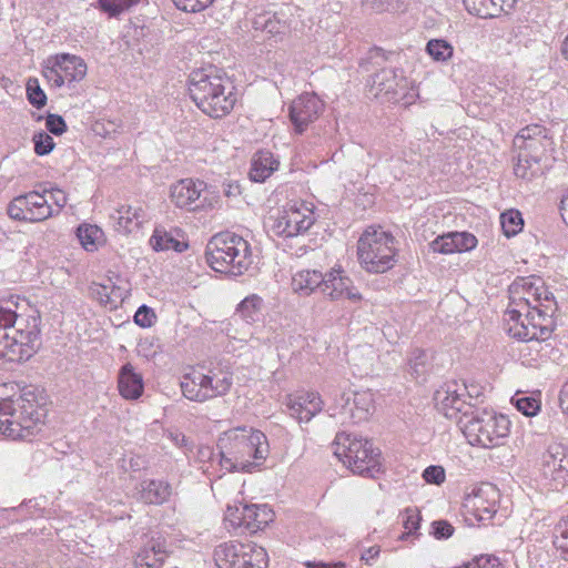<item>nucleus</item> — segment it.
Segmentation results:
<instances>
[{
	"mask_svg": "<svg viewBox=\"0 0 568 568\" xmlns=\"http://www.w3.org/2000/svg\"><path fill=\"white\" fill-rule=\"evenodd\" d=\"M322 292L334 302L347 301L359 304L364 300L359 288L339 264H335L324 273Z\"/></svg>",
	"mask_w": 568,
	"mask_h": 568,
	"instance_id": "obj_20",
	"label": "nucleus"
},
{
	"mask_svg": "<svg viewBox=\"0 0 568 568\" xmlns=\"http://www.w3.org/2000/svg\"><path fill=\"white\" fill-rule=\"evenodd\" d=\"M45 128L49 132L60 135L65 132L67 124L61 115L49 114L45 119Z\"/></svg>",
	"mask_w": 568,
	"mask_h": 568,
	"instance_id": "obj_56",
	"label": "nucleus"
},
{
	"mask_svg": "<svg viewBox=\"0 0 568 568\" xmlns=\"http://www.w3.org/2000/svg\"><path fill=\"white\" fill-rule=\"evenodd\" d=\"M434 399L438 412L448 419H455L460 424L464 414H467L466 385L463 383L450 381L443 384L436 390Z\"/></svg>",
	"mask_w": 568,
	"mask_h": 568,
	"instance_id": "obj_21",
	"label": "nucleus"
},
{
	"mask_svg": "<svg viewBox=\"0 0 568 568\" xmlns=\"http://www.w3.org/2000/svg\"><path fill=\"white\" fill-rule=\"evenodd\" d=\"M140 1L141 0H99V8L109 17H118L136 6Z\"/></svg>",
	"mask_w": 568,
	"mask_h": 568,
	"instance_id": "obj_45",
	"label": "nucleus"
},
{
	"mask_svg": "<svg viewBox=\"0 0 568 568\" xmlns=\"http://www.w3.org/2000/svg\"><path fill=\"white\" fill-rule=\"evenodd\" d=\"M528 156L529 153L519 151L517 163L514 168V172L518 178L530 179L537 172V168H534V164L530 163Z\"/></svg>",
	"mask_w": 568,
	"mask_h": 568,
	"instance_id": "obj_50",
	"label": "nucleus"
},
{
	"mask_svg": "<svg viewBox=\"0 0 568 568\" xmlns=\"http://www.w3.org/2000/svg\"><path fill=\"white\" fill-rule=\"evenodd\" d=\"M454 534V527L446 520H436L432 523L430 535L436 539H446Z\"/></svg>",
	"mask_w": 568,
	"mask_h": 568,
	"instance_id": "obj_55",
	"label": "nucleus"
},
{
	"mask_svg": "<svg viewBox=\"0 0 568 568\" xmlns=\"http://www.w3.org/2000/svg\"><path fill=\"white\" fill-rule=\"evenodd\" d=\"M304 565L307 568H347V565L344 561H335V562L306 561Z\"/></svg>",
	"mask_w": 568,
	"mask_h": 568,
	"instance_id": "obj_61",
	"label": "nucleus"
},
{
	"mask_svg": "<svg viewBox=\"0 0 568 568\" xmlns=\"http://www.w3.org/2000/svg\"><path fill=\"white\" fill-rule=\"evenodd\" d=\"M118 390L126 400H138L144 393L142 374L131 364H124L118 374Z\"/></svg>",
	"mask_w": 568,
	"mask_h": 568,
	"instance_id": "obj_28",
	"label": "nucleus"
},
{
	"mask_svg": "<svg viewBox=\"0 0 568 568\" xmlns=\"http://www.w3.org/2000/svg\"><path fill=\"white\" fill-rule=\"evenodd\" d=\"M116 124L111 121L98 120L93 123L92 130L97 135L109 136L112 132H115Z\"/></svg>",
	"mask_w": 568,
	"mask_h": 568,
	"instance_id": "obj_59",
	"label": "nucleus"
},
{
	"mask_svg": "<svg viewBox=\"0 0 568 568\" xmlns=\"http://www.w3.org/2000/svg\"><path fill=\"white\" fill-rule=\"evenodd\" d=\"M45 408L31 389L16 383L0 384V433L11 439H26L44 424Z\"/></svg>",
	"mask_w": 568,
	"mask_h": 568,
	"instance_id": "obj_2",
	"label": "nucleus"
},
{
	"mask_svg": "<svg viewBox=\"0 0 568 568\" xmlns=\"http://www.w3.org/2000/svg\"><path fill=\"white\" fill-rule=\"evenodd\" d=\"M220 465L225 471L252 473L260 469L270 455L266 435L250 426L223 432L217 439Z\"/></svg>",
	"mask_w": 568,
	"mask_h": 568,
	"instance_id": "obj_3",
	"label": "nucleus"
},
{
	"mask_svg": "<svg viewBox=\"0 0 568 568\" xmlns=\"http://www.w3.org/2000/svg\"><path fill=\"white\" fill-rule=\"evenodd\" d=\"M128 290L120 277H105L90 285L91 296L104 307L115 310L126 297Z\"/></svg>",
	"mask_w": 568,
	"mask_h": 568,
	"instance_id": "obj_26",
	"label": "nucleus"
},
{
	"mask_svg": "<svg viewBox=\"0 0 568 568\" xmlns=\"http://www.w3.org/2000/svg\"><path fill=\"white\" fill-rule=\"evenodd\" d=\"M7 212L13 220L30 223L43 222L54 216L48 195L36 191L16 196L8 204Z\"/></svg>",
	"mask_w": 568,
	"mask_h": 568,
	"instance_id": "obj_18",
	"label": "nucleus"
},
{
	"mask_svg": "<svg viewBox=\"0 0 568 568\" xmlns=\"http://www.w3.org/2000/svg\"><path fill=\"white\" fill-rule=\"evenodd\" d=\"M560 407L562 412L568 416V382L564 385L560 393Z\"/></svg>",
	"mask_w": 568,
	"mask_h": 568,
	"instance_id": "obj_64",
	"label": "nucleus"
},
{
	"mask_svg": "<svg viewBox=\"0 0 568 568\" xmlns=\"http://www.w3.org/2000/svg\"><path fill=\"white\" fill-rule=\"evenodd\" d=\"M375 397L369 389L332 390L326 413L341 422L361 423L367 420L374 412Z\"/></svg>",
	"mask_w": 568,
	"mask_h": 568,
	"instance_id": "obj_12",
	"label": "nucleus"
},
{
	"mask_svg": "<svg viewBox=\"0 0 568 568\" xmlns=\"http://www.w3.org/2000/svg\"><path fill=\"white\" fill-rule=\"evenodd\" d=\"M420 514L417 509L407 508L402 514V526L404 531L398 536L400 541L414 542L419 536Z\"/></svg>",
	"mask_w": 568,
	"mask_h": 568,
	"instance_id": "obj_39",
	"label": "nucleus"
},
{
	"mask_svg": "<svg viewBox=\"0 0 568 568\" xmlns=\"http://www.w3.org/2000/svg\"><path fill=\"white\" fill-rule=\"evenodd\" d=\"M381 547L377 545L364 548L361 552L359 560L367 566L376 562L381 555Z\"/></svg>",
	"mask_w": 568,
	"mask_h": 568,
	"instance_id": "obj_58",
	"label": "nucleus"
},
{
	"mask_svg": "<svg viewBox=\"0 0 568 568\" xmlns=\"http://www.w3.org/2000/svg\"><path fill=\"white\" fill-rule=\"evenodd\" d=\"M265 307V302L258 294H250L244 297L235 308L236 315L247 324L256 323Z\"/></svg>",
	"mask_w": 568,
	"mask_h": 568,
	"instance_id": "obj_36",
	"label": "nucleus"
},
{
	"mask_svg": "<svg viewBox=\"0 0 568 568\" xmlns=\"http://www.w3.org/2000/svg\"><path fill=\"white\" fill-rule=\"evenodd\" d=\"M467 565L469 568H503L499 559L494 556H480Z\"/></svg>",
	"mask_w": 568,
	"mask_h": 568,
	"instance_id": "obj_57",
	"label": "nucleus"
},
{
	"mask_svg": "<svg viewBox=\"0 0 568 568\" xmlns=\"http://www.w3.org/2000/svg\"><path fill=\"white\" fill-rule=\"evenodd\" d=\"M288 415L298 423H310L324 408V400L316 392H298L286 396Z\"/></svg>",
	"mask_w": 568,
	"mask_h": 568,
	"instance_id": "obj_23",
	"label": "nucleus"
},
{
	"mask_svg": "<svg viewBox=\"0 0 568 568\" xmlns=\"http://www.w3.org/2000/svg\"><path fill=\"white\" fill-rule=\"evenodd\" d=\"M168 557V550L163 541L153 540L144 546L135 556L134 568H162Z\"/></svg>",
	"mask_w": 568,
	"mask_h": 568,
	"instance_id": "obj_32",
	"label": "nucleus"
},
{
	"mask_svg": "<svg viewBox=\"0 0 568 568\" xmlns=\"http://www.w3.org/2000/svg\"><path fill=\"white\" fill-rule=\"evenodd\" d=\"M213 558L217 568H267L268 556L255 542L237 540L222 542L215 547Z\"/></svg>",
	"mask_w": 568,
	"mask_h": 568,
	"instance_id": "obj_14",
	"label": "nucleus"
},
{
	"mask_svg": "<svg viewBox=\"0 0 568 568\" xmlns=\"http://www.w3.org/2000/svg\"><path fill=\"white\" fill-rule=\"evenodd\" d=\"M398 250L392 233L368 226L357 241V261L368 274H384L397 264Z\"/></svg>",
	"mask_w": 568,
	"mask_h": 568,
	"instance_id": "obj_6",
	"label": "nucleus"
},
{
	"mask_svg": "<svg viewBox=\"0 0 568 568\" xmlns=\"http://www.w3.org/2000/svg\"><path fill=\"white\" fill-rule=\"evenodd\" d=\"M426 53L437 63H447L454 55V47L445 39H430L425 47Z\"/></svg>",
	"mask_w": 568,
	"mask_h": 568,
	"instance_id": "obj_40",
	"label": "nucleus"
},
{
	"mask_svg": "<svg viewBox=\"0 0 568 568\" xmlns=\"http://www.w3.org/2000/svg\"><path fill=\"white\" fill-rule=\"evenodd\" d=\"M150 246L155 252H164V251H175V252H184L187 248V243L183 240L176 239L171 232L165 231L164 229L156 227L150 240Z\"/></svg>",
	"mask_w": 568,
	"mask_h": 568,
	"instance_id": "obj_37",
	"label": "nucleus"
},
{
	"mask_svg": "<svg viewBox=\"0 0 568 568\" xmlns=\"http://www.w3.org/2000/svg\"><path fill=\"white\" fill-rule=\"evenodd\" d=\"M511 404L525 416L534 417L540 410V400L535 396H527L523 392H517L510 399Z\"/></svg>",
	"mask_w": 568,
	"mask_h": 568,
	"instance_id": "obj_42",
	"label": "nucleus"
},
{
	"mask_svg": "<svg viewBox=\"0 0 568 568\" xmlns=\"http://www.w3.org/2000/svg\"><path fill=\"white\" fill-rule=\"evenodd\" d=\"M43 194L48 195L49 202L53 205L54 216L58 215L68 203L67 193L58 187L44 190Z\"/></svg>",
	"mask_w": 568,
	"mask_h": 568,
	"instance_id": "obj_51",
	"label": "nucleus"
},
{
	"mask_svg": "<svg viewBox=\"0 0 568 568\" xmlns=\"http://www.w3.org/2000/svg\"><path fill=\"white\" fill-rule=\"evenodd\" d=\"M466 10L479 18H494L496 10L501 6L496 4L493 0H463Z\"/></svg>",
	"mask_w": 568,
	"mask_h": 568,
	"instance_id": "obj_43",
	"label": "nucleus"
},
{
	"mask_svg": "<svg viewBox=\"0 0 568 568\" xmlns=\"http://www.w3.org/2000/svg\"><path fill=\"white\" fill-rule=\"evenodd\" d=\"M478 245L477 237L469 232H448L437 236L430 242L432 252L449 255L455 253H467L476 248Z\"/></svg>",
	"mask_w": 568,
	"mask_h": 568,
	"instance_id": "obj_27",
	"label": "nucleus"
},
{
	"mask_svg": "<svg viewBox=\"0 0 568 568\" xmlns=\"http://www.w3.org/2000/svg\"><path fill=\"white\" fill-rule=\"evenodd\" d=\"M335 456L354 474L375 477L382 470L381 452L361 436L339 433L334 440Z\"/></svg>",
	"mask_w": 568,
	"mask_h": 568,
	"instance_id": "obj_7",
	"label": "nucleus"
},
{
	"mask_svg": "<svg viewBox=\"0 0 568 568\" xmlns=\"http://www.w3.org/2000/svg\"><path fill=\"white\" fill-rule=\"evenodd\" d=\"M214 0H173L178 9L185 12H199L206 9Z\"/></svg>",
	"mask_w": 568,
	"mask_h": 568,
	"instance_id": "obj_52",
	"label": "nucleus"
},
{
	"mask_svg": "<svg viewBox=\"0 0 568 568\" xmlns=\"http://www.w3.org/2000/svg\"><path fill=\"white\" fill-rule=\"evenodd\" d=\"M280 161L270 151H258L251 160L250 179L254 182H265L275 171L278 170Z\"/></svg>",
	"mask_w": 568,
	"mask_h": 568,
	"instance_id": "obj_31",
	"label": "nucleus"
},
{
	"mask_svg": "<svg viewBox=\"0 0 568 568\" xmlns=\"http://www.w3.org/2000/svg\"><path fill=\"white\" fill-rule=\"evenodd\" d=\"M423 478L427 484L442 485L446 479L445 469L442 466H428L423 471Z\"/></svg>",
	"mask_w": 568,
	"mask_h": 568,
	"instance_id": "obj_53",
	"label": "nucleus"
},
{
	"mask_svg": "<svg viewBox=\"0 0 568 568\" xmlns=\"http://www.w3.org/2000/svg\"><path fill=\"white\" fill-rule=\"evenodd\" d=\"M205 256L214 271L234 276L251 272L255 264L251 244L233 233L214 235L206 245Z\"/></svg>",
	"mask_w": 568,
	"mask_h": 568,
	"instance_id": "obj_5",
	"label": "nucleus"
},
{
	"mask_svg": "<svg viewBox=\"0 0 568 568\" xmlns=\"http://www.w3.org/2000/svg\"><path fill=\"white\" fill-rule=\"evenodd\" d=\"M504 324L509 336L523 342L547 339L552 331L551 314L542 310L527 312L508 305Z\"/></svg>",
	"mask_w": 568,
	"mask_h": 568,
	"instance_id": "obj_11",
	"label": "nucleus"
},
{
	"mask_svg": "<svg viewBox=\"0 0 568 568\" xmlns=\"http://www.w3.org/2000/svg\"><path fill=\"white\" fill-rule=\"evenodd\" d=\"M27 94L29 102L37 108H41L47 103V95L44 91L41 89L39 80L37 78H30L28 80Z\"/></svg>",
	"mask_w": 568,
	"mask_h": 568,
	"instance_id": "obj_48",
	"label": "nucleus"
},
{
	"mask_svg": "<svg viewBox=\"0 0 568 568\" xmlns=\"http://www.w3.org/2000/svg\"><path fill=\"white\" fill-rule=\"evenodd\" d=\"M274 520V513L267 505L234 504L227 505L224 513V526L229 531L240 529L250 532L263 530Z\"/></svg>",
	"mask_w": 568,
	"mask_h": 568,
	"instance_id": "obj_17",
	"label": "nucleus"
},
{
	"mask_svg": "<svg viewBox=\"0 0 568 568\" xmlns=\"http://www.w3.org/2000/svg\"><path fill=\"white\" fill-rule=\"evenodd\" d=\"M324 273L316 270L297 271L291 282L292 291L300 296H311L317 288H323Z\"/></svg>",
	"mask_w": 568,
	"mask_h": 568,
	"instance_id": "obj_34",
	"label": "nucleus"
},
{
	"mask_svg": "<svg viewBox=\"0 0 568 568\" xmlns=\"http://www.w3.org/2000/svg\"><path fill=\"white\" fill-rule=\"evenodd\" d=\"M540 470L555 488L568 485V447L560 443L550 444L541 456Z\"/></svg>",
	"mask_w": 568,
	"mask_h": 568,
	"instance_id": "obj_22",
	"label": "nucleus"
},
{
	"mask_svg": "<svg viewBox=\"0 0 568 568\" xmlns=\"http://www.w3.org/2000/svg\"><path fill=\"white\" fill-rule=\"evenodd\" d=\"M545 138V129L538 124L521 129L514 139V146L520 152L534 153V162L537 164L538 150Z\"/></svg>",
	"mask_w": 568,
	"mask_h": 568,
	"instance_id": "obj_33",
	"label": "nucleus"
},
{
	"mask_svg": "<svg viewBox=\"0 0 568 568\" xmlns=\"http://www.w3.org/2000/svg\"><path fill=\"white\" fill-rule=\"evenodd\" d=\"M400 84H398L397 89L402 93H409L413 89L418 90V85L415 81L407 79L403 73L400 75Z\"/></svg>",
	"mask_w": 568,
	"mask_h": 568,
	"instance_id": "obj_63",
	"label": "nucleus"
},
{
	"mask_svg": "<svg viewBox=\"0 0 568 568\" xmlns=\"http://www.w3.org/2000/svg\"><path fill=\"white\" fill-rule=\"evenodd\" d=\"M364 6L376 13L399 12L406 8V0H364Z\"/></svg>",
	"mask_w": 568,
	"mask_h": 568,
	"instance_id": "obj_44",
	"label": "nucleus"
},
{
	"mask_svg": "<svg viewBox=\"0 0 568 568\" xmlns=\"http://www.w3.org/2000/svg\"><path fill=\"white\" fill-rule=\"evenodd\" d=\"M171 496V486L163 480L145 479L136 487V498L144 504L162 505Z\"/></svg>",
	"mask_w": 568,
	"mask_h": 568,
	"instance_id": "obj_30",
	"label": "nucleus"
},
{
	"mask_svg": "<svg viewBox=\"0 0 568 568\" xmlns=\"http://www.w3.org/2000/svg\"><path fill=\"white\" fill-rule=\"evenodd\" d=\"M40 344V317L36 312L0 302V365L30 359Z\"/></svg>",
	"mask_w": 568,
	"mask_h": 568,
	"instance_id": "obj_1",
	"label": "nucleus"
},
{
	"mask_svg": "<svg viewBox=\"0 0 568 568\" xmlns=\"http://www.w3.org/2000/svg\"><path fill=\"white\" fill-rule=\"evenodd\" d=\"M500 224L505 236L513 237L521 232L524 219L518 210L510 209L500 214Z\"/></svg>",
	"mask_w": 568,
	"mask_h": 568,
	"instance_id": "obj_41",
	"label": "nucleus"
},
{
	"mask_svg": "<svg viewBox=\"0 0 568 568\" xmlns=\"http://www.w3.org/2000/svg\"><path fill=\"white\" fill-rule=\"evenodd\" d=\"M170 203L186 212L211 211L221 207L219 191L199 179L185 178L170 184Z\"/></svg>",
	"mask_w": 568,
	"mask_h": 568,
	"instance_id": "obj_10",
	"label": "nucleus"
},
{
	"mask_svg": "<svg viewBox=\"0 0 568 568\" xmlns=\"http://www.w3.org/2000/svg\"><path fill=\"white\" fill-rule=\"evenodd\" d=\"M324 110L323 101L314 93H303L291 104L290 116L298 132L315 121Z\"/></svg>",
	"mask_w": 568,
	"mask_h": 568,
	"instance_id": "obj_25",
	"label": "nucleus"
},
{
	"mask_svg": "<svg viewBox=\"0 0 568 568\" xmlns=\"http://www.w3.org/2000/svg\"><path fill=\"white\" fill-rule=\"evenodd\" d=\"M210 397L227 394L233 385V374L227 369H212L205 373Z\"/></svg>",
	"mask_w": 568,
	"mask_h": 568,
	"instance_id": "obj_38",
	"label": "nucleus"
},
{
	"mask_svg": "<svg viewBox=\"0 0 568 568\" xmlns=\"http://www.w3.org/2000/svg\"><path fill=\"white\" fill-rule=\"evenodd\" d=\"M254 28H263V30L272 36L276 37L283 34L286 31V24L282 22L275 16H261L254 21Z\"/></svg>",
	"mask_w": 568,
	"mask_h": 568,
	"instance_id": "obj_47",
	"label": "nucleus"
},
{
	"mask_svg": "<svg viewBox=\"0 0 568 568\" xmlns=\"http://www.w3.org/2000/svg\"><path fill=\"white\" fill-rule=\"evenodd\" d=\"M315 204L305 200H291L266 219L270 232L281 237L305 234L315 223Z\"/></svg>",
	"mask_w": 568,
	"mask_h": 568,
	"instance_id": "obj_9",
	"label": "nucleus"
},
{
	"mask_svg": "<svg viewBox=\"0 0 568 568\" xmlns=\"http://www.w3.org/2000/svg\"><path fill=\"white\" fill-rule=\"evenodd\" d=\"M155 313L152 308L142 305L138 308V311L134 314V322L136 325L141 327H151L155 322Z\"/></svg>",
	"mask_w": 568,
	"mask_h": 568,
	"instance_id": "obj_54",
	"label": "nucleus"
},
{
	"mask_svg": "<svg viewBox=\"0 0 568 568\" xmlns=\"http://www.w3.org/2000/svg\"><path fill=\"white\" fill-rule=\"evenodd\" d=\"M509 306L551 314L555 298L545 281L538 276L519 277L509 286Z\"/></svg>",
	"mask_w": 568,
	"mask_h": 568,
	"instance_id": "obj_15",
	"label": "nucleus"
},
{
	"mask_svg": "<svg viewBox=\"0 0 568 568\" xmlns=\"http://www.w3.org/2000/svg\"><path fill=\"white\" fill-rule=\"evenodd\" d=\"M510 428V419L493 410L464 414V419L460 420V430L468 444L480 448L500 446L509 436Z\"/></svg>",
	"mask_w": 568,
	"mask_h": 568,
	"instance_id": "obj_8",
	"label": "nucleus"
},
{
	"mask_svg": "<svg viewBox=\"0 0 568 568\" xmlns=\"http://www.w3.org/2000/svg\"><path fill=\"white\" fill-rule=\"evenodd\" d=\"M32 142L36 154L40 156L49 154L55 145L52 136L44 131L36 132L32 136Z\"/></svg>",
	"mask_w": 568,
	"mask_h": 568,
	"instance_id": "obj_49",
	"label": "nucleus"
},
{
	"mask_svg": "<svg viewBox=\"0 0 568 568\" xmlns=\"http://www.w3.org/2000/svg\"><path fill=\"white\" fill-rule=\"evenodd\" d=\"M554 546L560 556L568 560V517L558 521L555 527Z\"/></svg>",
	"mask_w": 568,
	"mask_h": 568,
	"instance_id": "obj_46",
	"label": "nucleus"
},
{
	"mask_svg": "<svg viewBox=\"0 0 568 568\" xmlns=\"http://www.w3.org/2000/svg\"><path fill=\"white\" fill-rule=\"evenodd\" d=\"M77 237L82 248L89 253L99 251L106 242L104 231L100 226L89 223L78 226Z\"/></svg>",
	"mask_w": 568,
	"mask_h": 568,
	"instance_id": "obj_35",
	"label": "nucleus"
},
{
	"mask_svg": "<svg viewBox=\"0 0 568 568\" xmlns=\"http://www.w3.org/2000/svg\"><path fill=\"white\" fill-rule=\"evenodd\" d=\"M181 389L190 400L205 402L211 399L206 375L203 371L193 369L186 373L181 381Z\"/></svg>",
	"mask_w": 568,
	"mask_h": 568,
	"instance_id": "obj_29",
	"label": "nucleus"
},
{
	"mask_svg": "<svg viewBox=\"0 0 568 568\" xmlns=\"http://www.w3.org/2000/svg\"><path fill=\"white\" fill-rule=\"evenodd\" d=\"M500 496V490L493 484L473 487L462 504L465 520L470 526L489 523L498 511Z\"/></svg>",
	"mask_w": 568,
	"mask_h": 568,
	"instance_id": "obj_16",
	"label": "nucleus"
},
{
	"mask_svg": "<svg viewBox=\"0 0 568 568\" xmlns=\"http://www.w3.org/2000/svg\"><path fill=\"white\" fill-rule=\"evenodd\" d=\"M42 77L50 88L74 89L88 74L87 62L77 54L58 53L50 55L43 62Z\"/></svg>",
	"mask_w": 568,
	"mask_h": 568,
	"instance_id": "obj_13",
	"label": "nucleus"
},
{
	"mask_svg": "<svg viewBox=\"0 0 568 568\" xmlns=\"http://www.w3.org/2000/svg\"><path fill=\"white\" fill-rule=\"evenodd\" d=\"M394 69H383L375 73L369 88V93L386 102H400L404 105H412L419 99V90H412L409 93H402L397 87L400 84V75Z\"/></svg>",
	"mask_w": 568,
	"mask_h": 568,
	"instance_id": "obj_19",
	"label": "nucleus"
},
{
	"mask_svg": "<svg viewBox=\"0 0 568 568\" xmlns=\"http://www.w3.org/2000/svg\"><path fill=\"white\" fill-rule=\"evenodd\" d=\"M113 229L123 235L139 232L149 216L144 205L140 203L121 204L110 215Z\"/></svg>",
	"mask_w": 568,
	"mask_h": 568,
	"instance_id": "obj_24",
	"label": "nucleus"
},
{
	"mask_svg": "<svg viewBox=\"0 0 568 568\" xmlns=\"http://www.w3.org/2000/svg\"><path fill=\"white\" fill-rule=\"evenodd\" d=\"M426 361V354L423 352H418V355L416 356L415 361H410V368L413 371V374H415L417 377L423 373V369H420L419 366H424Z\"/></svg>",
	"mask_w": 568,
	"mask_h": 568,
	"instance_id": "obj_62",
	"label": "nucleus"
},
{
	"mask_svg": "<svg viewBox=\"0 0 568 568\" xmlns=\"http://www.w3.org/2000/svg\"><path fill=\"white\" fill-rule=\"evenodd\" d=\"M189 93L195 105L214 119L229 114L236 103L234 85L223 72L212 67L190 74Z\"/></svg>",
	"mask_w": 568,
	"mask_h": 568,
	"instance_id": "obj_4",
	"label": "nucleus"
},
{
	"mask_svg": "<svg viewBox=\"0 0 568 568\" xmlns=\"http://www.w3.org/2000/svg\"><path fill=\"white\" fill-rule=\"evenodd\" d=\"M357 355L366 356V362L362 364L364 368L369 369L373 367L374 362L376 359V354L372 347H363L361 349H357L354 355V361L357 359Z\"/></svg>",
	"mask_w": 568,
	"mask_h": 568,
	"instance_id": "obj_60",
	"label": "nucleus"
}]
</instances>
